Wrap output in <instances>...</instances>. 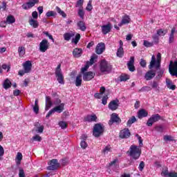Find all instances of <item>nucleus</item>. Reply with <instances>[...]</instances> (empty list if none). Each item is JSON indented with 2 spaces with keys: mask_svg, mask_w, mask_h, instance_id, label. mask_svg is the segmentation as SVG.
<instances>
[{
  "mask_svg": "<svg viewBox=\"0 0 177 177\" xmlns=\"http://www.w3.org/2000/svg\"><path fill=\"white\" fill-rule=\"evenodd\" d=\"M55 9H56V11L57 12V13H59V15L62 16V17H67V15L66 14V12H64V11L62 10L60 7L56 6Z\"/></svg>",
  "mask_w": 177,
  "mask_h": 177,
  "instance_id": "nucleus-38",
  "label": "nucleus"
},
{
  "mask_svg": "<svg viewBox=\"0 0 177 177\" xmlns=\"http://www.w3.org/2000/svg\"><path fill=\"white\" fill-rule=\"evenodd\" d=\"M104 50H106V44L103 42L99 43L95 48V53L102 55Z\"/></svg>",
  "mask_w": 177,
  "mask_h": 177,
  "instance_id": "nucleus-14",
  "label": "nucleus"
},
{
  "mask_svg": "<svg viewBox=\"0 0 177 177\" xmlns=\"http://www.w3.org/2000/svg\"><path fill=\"white\" fill-rule=\"evenodd\" d=\"M127 154H129L133 160H139L140 154H142V149L136 145H131L129 150L127 151Z\"/></svg>",
  "mask_w": 177,
  "mask_h": 177,
  "instance_id": "nucleus-2",
  "label": "nucleus"
},
{
  "mask_svg": "<svg viewBox=\"0 0 177 177\" xmlns=\"http://www.w3.org/2000/svg\"><path fill=\"white\" fill-rule=\"evenodd\" d=\"M80 39H81V35L80 33H77L75 38L72 39V44H75V45H77V44L80 42Z\"/></svg>",
  "mask_w": 177,
  "mask_h": 177,
  "instance_id": "nucleus-34",
  "label": "nucleus"
},
{
  "mask_svg": "<svg viewBox=\"0 0 177 177\" xmlns=\"http://www.w3.org/2000/svg\"><path fill=\"white\" fill-rule=\"evenodd\" d=\"M16 160L17 164L20 163L21 162V160H23V154L21 153L18 152L16 156Z\"/></svg>",
  "mask_w": 177,
  "mask_h": 177,
  "instance_id": "nucleus-42",
  "label": "nucleus"
},
{
  "mask_svg": "<svg viewBox=\"0 0 177 177\" xmlns=\"http://www.w3.org/2000/svg\"><path fill=\"white\" fill-rule=\"evenodd\" d=\"M136 121H138V119H136V118L135 116H132L127 121V127H131V125H132V124H135V122H136Z\"/></svg>",
  "mask_w": 177,
  "mask_h": 177,
  "instance_id": "nucleus-33",
  "label": "nucleus"
},
{
  "mask_svg": "<svg viewBox=\"0 0 177 177\" xmlns=\"http://www.w3.org/2000/svg\"><path fill=\"white\" fill-rule=\"evenodd\" d=\"M46 17H52L53 16H55V13L54 11H48L46 13Z\"/></svg>",
  "mask_w": 177,
  "mask_h": 177,
  "instance_id": "nucleus-53",
  "label": "nucleus"
},
{
  "mask_svg": "<svg viewBox=\"0 0 177 177\" xmlns=\"http://www.w3.org/2000/svg\"><path fill=\"white\" fill-rule=\"evenodd\" d=\"M169 177H177L176 172H169Z\"/></svg>",
  "mask_w": 177,
  "mask_h": 177,
  "instance_id": "nucleus-64",
  "label": "nucleus"
},
{
  "mask_svg": "<svg viewBox=\"0 0 177 177\" xmlns=\"http://www.w3.org/2000/svg\"><path fill=\"white\" fill-rule=\"evenodd\" d=\"M53 106V102H52V98L50 96H46V107L45 111H48Z\"/></svg>",
  "mask_w": 177,
  "mask_h": 177,
  "instance_id": "nucleus-20",
  "label": "nucleus"
},
{
  "mask_svg": "<svg viewBox=\"0 0 177 177\" xmlns=\"http://www.w3.org/2000/svg\"><path fill=\"white\" fill-rule=\"evenodd\" d=\"M33 140H35V142H41V140H42V138H41L39 136V135H36L35 136L32 137Z\"/></svg>",
  "mask_w": 177,
  "mask_h": 177,
  "instance_id": "nucleus-54",
  "label": "nucleus"
},
{
  "mask_svg": "<svg viewBox=\"0 0 177 177\" xmlns=\"http://www.w3.org/2000/svg\"><path fill=\"white\" fill-rule=\"evenodd\" d=\"M77 27L81 30V31H85L86 30V26H85V22L80 21L77 24Z\"/></svg>",
  "mask_w": 177,
  "mask_h": 177,
  "instance_id": "nucleus-30",
  "label": "nucleus"
},
{
  "mask_svg": "<svg viewBox=\"0 0 177 177\" xmlns=\"http://www.w3.org/2000/svg\"><path fill=\"white\" fill-rule=\"evenodd\" d=\"M96 59H97V55H94L91 57L90 61H87L86 63L90 66H92L95 63V62H96Z\"/></svg>",
  "mask_w": 177,
  "mask_h": 177,
  "instance_id": "nucleus-39",
  "label": "nucleus"
},
{
  "mask_svg": "<svg viewBox=\"0 0 177 177\" xmlns=\"http://www.w3.org/2000/svg\"><path fill=\"white\" fill-rule=\"evenodd\" d=\"M75 84L76 86H81L82 85V75H78L76 77Z\"/></svg>",
  "mask_w": 177,
  "mask_h": 177,
  "instance_id": "nucleus-29",
  "label": "nucleus"
},
{
  "mask_svg": "<svg viewBox=\"0 0 177 177\" xmlns=\"http://www.w3.org/2000/svg\"><path fill=\"white\" fill-rule=\"evenodd\" d=\"M90 66L91 65L87 64V62H86L84 67L82 68V69H81L82 73H83V74H84V73H85V71H87V70L89 68Z\"/></svg>",
  "mask_w": 177,
  "mask_h": 177,
  "instance_id": "nucleus-51",
  "label": "nucleus"
},
{
  "mask_svg": "<svg viewBox=\"0 0 177 177\" xmlns=\"http://www.w3.org/2000/svg\"><path fill=\"white\" fill-rule=\"evenodd\" d=\"M147 115H149V113L145 109H141L138 112V118L140 120H142V118H144L145 117H147Z\"/></svg>",
  "mask_w": 177,
  "mask_h": 177,
  "instance_id": "nucleus-23",
  "label": "nucleus"
},
{
  "mask_svg": "<svg viewBox=\"0 0 177 177\" xmlns=\"http://www.w3.org/2000/svg\"><path fill=\"white\" fill-rule=\"evenodd\" d=\"M147 64V63L146 62V60L141 59L140 62V66H141V67H146V65Z\"/></svg>",
  "mask_w": 177,
  "mask_h": 177,
  "instance_id": "nucleus-59",
  "label": "nucleus"
},
{
  "mask_svg": "<svg viewBox=\"0 0 177 177\" xmlns=\"http://www.w3.org/2000/svg\"><path fill=\"white\" fill-rule=\"evenodd\" d=\"M19 177H25L26 176V175L24 174V169H19Z\"/></svg>",
  "mask_w": 177,
  "mask_h": 177,
  "instance_id": "nucleus-63",
  "label": "nucleus"
},
{
  "mask_svg": "<svg viewBox=\"0 0 177 177\" xmlns=\"http://www.w3.org/2000/svg\"><path fill=\"white\" fill-rule=\"evenodd\" d=\"M82 5H84V0H77L76 3V8H82Z\"/></svg>",
  "mask_w": 177,
  "mask_h": 177,
  "instance_id": "nucleus-50",
  "label": "nucleus"
},
{
  "mask_svg": "<svg viewBox=\"0 0 177 177\" xmlns=\"http://www.w3.org/2000/svg\"><path fill=\"white\" fill-rule=\"evenodd\" d=\"M169 73L172 77L177 78V60L170 61L169 64Z\"/></svg>",
  "mask_w": 177,
  "mask_h": 177,
  "instance_id": "nucleus-6",
  "label": "nucleus"
},
{
  "mask_svg": "<svg viewBox=\"0 0 177 177\" xmlns=\"http://www.w3.org/2000/svg\"><path fill=\"white\" fill-rule=\"evenodd\" d=\"M59 167H60V163H59L57 159H52L48 162V167H47V169L48 171H55V169H57Z\"/></svg>",
  "mask_w": 177,
  "mask_h": 177,
  "instance_id": "nucleus-7",
  "label": "nucleus"
},
{
  "mask_svg": "<svg viewBox=\"0 0 177 177\" xmlns=\"http://www.w3.org/2000/svg\"><path fill=\"white\" fill-rule=\"evenodd\" d=\"M136 136L138 139L139 148L142 147V146H143V140L142 139V137H140V136H139V134H136Z\"/></svg>",
  "mask_w": 177,
  "mask_h": 177,
  "instance_id": "nucleus-45",
  "label": "nucleus"
},
{
  "mask_svg": "<svg viewBox=\"0 0 177 177\" xmlns=\"http://www.w3.org/2000/svg\"><path fill=\"white\" fill-rule=\"evenodd\" d=\"M144 46H145L146 48H151V46H153V43L147 41V40H145L144 43H143Z\"/></svg>",
  "mask_w": 177,
  "mask_h": 177,
  "instance_id": "nucleus-44",
  "label": "nucleus"
},
{
  "mask_svg": "<svg viewBox=\"0 0 177 177\" xmlns=\"http://www.w3.org/2000/svg\"><path fill=\"white\" fill-rule=\"evenodd\" d=\"M104 133V126L100 123H96L93 128V135L95 138H100Z\"/></svg>",
  "mask_w": 177,
  "mask_h": 177,
  "instance_id": "nucleus-3",
  "label": "nucleus"
},
{
  "mask_svg": "<svg viewBox=\"0 0 177 177\" xmlns=\"http://www.w3.org/2000/svg\"><path fill=\"white\" fill-rule=\"evenodd\" d=\"M112 69L113 66L110 64H108L106 60L103 59L101 61L100 64V70L101 73H110Z\"/></svg>",
  "mask_w": 177,
  "mask_h": 177,
  "instance_id": "nucleus-5",
  "label": "nucleus"
},
{
  "mask_svg": "<svg viewBox=\"0 0 177 177\" xmlns=\"http://www.w3.org/2000/svg\"><path fill=\"white\" fill-rule=\"evenodd\" d=\"M95 73L92 71L85 72L83 73V80L86 82L91 81V80L95 78Z\"/></svg>",
  "mask_w": 177,
  "mask_h": 177,
  "instance_id": "nucleus-13",
  "label": "nucleus"
},
{
  "mask_svg": "<svg viewBox=\"0 0 177 177\" xmlns=\"http://www.w3.org/2000/svg\"><path fill=\"white\" fill-rule=\"evenodd\" d=\"M154 124V122L151 120V118H149L148 119V121L147 122V127H153V124Z\"/></svg>",
  "mask_w": 177,
  "mask_h": 177,
  "instance_id": "nucleus-58",
  "label": "nucleus"
},
{
  "mask_svg": "<svg viewBox=\"0 0 177 177\" xmlns=\"http://www.w3.org/2000/svg\"><path fill=\"white\" fill-rule=\"evenodd\" d=\"M153 122H157L161 120V115H160L158 113H156L155 115H152L151 117H150Z\"/></svg>",
  "mask_w": 177,
  "mask_h": 177,
  "instance_id": "nucleus-31",
  "label": "nucleus"
},
{
  "mask_svg": "<svg viewBox=\"0 0 177 177\" xmlns=\"http://www.w3.org/2000/svg\"><path fill=\"white\" fill-rule=\"evenodd\" d=\"M38 2H39V0H30L29 2L24 3L22 5V8L24 9L25 10H27L28 9H31V8L35 6V3H38Z\"/></svg>",
  "mask_w": 177,
  "mask_h": 177,
  "instance_id": "nucleus-10",
  "label": "nucleus"
},
{
  "mask_svg": "<svg viewBox=\"0 0 177 177\" xmlns=\"http://www.w3.org/2000/svg\"><path fill=\"white\" fill-rule=\"evenodd\" d=\"M49 49V41L46 39H43L39 44V50L42 53H45Z\"/></svg>",
  "mask_w": 177,
  "mask_h": 177,
  "instance_id": "nucleus-8",
  "label": "nucleus"
},
{
  "mask_svg": "<svg viewBox=\"0 0 177 177\" xmlns=\"http://www.w3.org/2000/svg\"><path fill=\"white\" fill-rule=\"evenodd\" d=\"M18 53L20 57H23L26 55V48L21 46L18 48Z\"/></svg>",
  "mask_w": 177,
  "mask_h": 177,
  "instance_id": "nucleus-36",
  "label": "nucleus"
},
{
  "mask_svg": "<svg viewBox=\"0 0 177 177\" xmlns=\"http://www.w3.org/2000/svg\"><path fill=\"white\" fill-rule=\"evenodd\" d=\"M55 113H58L60 114V113H63V111L64 110V103H62L58 106H56L53 108Z\"/></svg>",
  "mask_w": 177,
  "mask_h": 177,
  "instance_id": "nucleus-24",
  "label": "nucleus"
},
{
  "mask_svg": "<svg viewBox=\"0 0 177 177\" xmlns=\"http://www.w3.org/2000/svg\"><path fill=\"white\" fill-rule=\"evenodd\" d=\"M120 82H125V81H128V80H129V75H121L120 76Z\"/></svg>",
  "mask_w": 177,
  "mask_h": 177,
  "instance_id": "nucleus-41",
  "label": "nucleus"
},
{
  "mask_svg": "<svg viewBox=\"0 0 177 177\" xmlns=\"http://www.w3.org/2000/svg\"><path fill=\"white\" fill-rule=\"evenodd\" d=\"M59 126L62 128V129H66L67 127H68V124L64 121H60L59 122Z\"/></svg>",
  "mask_w": 177,
  "mask_h": 177,
  "instance_id": "nucleus-40",
  "label": "nucleus"
},
{
  "mask_svg": "<svg viewBox=\"0 0 177 177\" xmlns=\"http://www.w3.org/2000/svg\"><path fill=\"white\" fill-rule=\"evenodd\" d=\"M151 91V88L150 86H143L142 88H141L138 92H149Z\"/></svg>",
  "mask_w": 177,
  "mask_h": 177,
  "instance_id": "nucleus-43",
  "label": "nucleus"
},
{
  "mask_svg": "<svg viewBox=\"0 0 177 177\" xmlns=\"http://www.w3.org/2000/svg\"><path fill=\"white\" fill-rule=\"evenodd\" d=\"M166 85L168 89L175 91L176 89V85L172 84V80L169 78H166Z\"/></svg>",
  "mask_w": 177,
  "mask_h": 177,
  "instance_id": "nucleus-21",
  "label": "nucleus"
},
{
  "mask_svg": "<svg viewBox=\"0 0 177 177\" xmlns=\"http://www.w3.org/2000/svg\"><path fill=\"white\" fill-rule=\"evenodd\" d=\"M33 111L36 114L39 113V106H38V99H36L35 101V106H33Z\"/></svg>",
  "mask_w": 177,
  "mask_h": 177,
  "instance_id": "nucleus-37",
  "label": "nucleus"
},
{
  "mask_svg": "<svg viewBox=\"0 0 177 177\" xmlns=\"http://www.w3.org/2000/svg\"><path fill=\"white\" fill-rule=\"evenodd\" d=\"M3 88L4 89H9L12 88V82L9 79H6L3 84Z\"/></svg>",
  "mask_w": 177,
  "mask_h": 177,
  "instance_id": "nucleus-27",
  "label": "nucleus"
},
{
  "mask_svg": "<svg viewBox=\"0 0 177 177\" xmlns=\"http://www.w3.org/2000/svg\"><path fill=\"white\" fill-rule=\"evenodd\" d=\"M6 21L7 24H13V23H16V18L13 15H10L6 17Z\"/></svg>",
  "mask_w": 177,
  "mask_h": 177,
  "instance_id": "nucleus-28",
  "label": "nucleus"
},
{
  "mask_svg": "<svg viewBox=\"0 0 177 177\" xmlns=\"http://www.w3.org/2000/svg\"><path fill=\"white\" fill-rule=\"evenodd\" d=\"M22 66L25 72L28 73L31 72V69L32 68L31 61H26Z\"/></svg>",
  "mask_w": 177,
  "mask_h": 177,
  "instance_id": "nucleus-16",
  "label": "nucleus"
},
{
  "mask_svg": "<svg viewBox=\"0 0 177 177\" xmlns=\"http://www.w3.org/2000/svg\"><path fill=\"white\" fill-rule=\"evenodd\" d=\"M119 136L121 139H128L131 136L129 129L125 128L120 131Z\"/></svg>",
  "mask_w": 177,
  "mask_h": 177,
  "instance_id": "nucleus-9",
  "label": "nucleus"
},
{
  "mask_svg": "<svg viewBox=\"0 0 177 177\" xmlns=\"http://www.w3.org/2000/svg\"><path fill=\"white\" fill-rule=\"evenodd\" d=\"M149 70H152L153 68H156L158 70L157 72L158 75L156 78L160 79L162 75H164V69H160L161 67V53H158L156 59V56L152 55L150 64L149 65Z\"/></svg>",
  "mask_w": 177,
  "mask_h": 177,
  "instance_id": "nucleus-1",
  "label": "nucleus"
},
{
  "mask_svg": "<svg viewBox=\"0 0 177 177\" xmlns=\"http://www.w3.org/2000/svg\"><path fill=\"white\" fill-rule=\"evenodd\" d=\"M80 146H81L82 149H86V147H88V144L86 143V142L85 140H82L80 142Z\"/></svg>",
  "mask_w": 177,
  "mask_h": 177,
  "instance_id": "nucleus-56",
  "label": "nucleus"
},
{
  "mask_svg": "<svg viewBox=\"0 0 177 177\" xmlns=\"http://www.w3.org/2000/svg\"><path fill=\"white\" fill-rule=\"evenodd\" d=\"M111 147H110V145H108L105 147V148L102 150V152L104 153V154H107V153H109V151H111Z\"/></svg>",
  "mask_w": 177,
  "mask_h": 177,
  "instance_id": "nucleus-49",
  "label": "nucleus"
},
{
  "mask_svg": "<svg viewBox=\"0 0 177 177\" xmlns=\"http://www.w3.org/2000/svg\"><path fill=\"white\" fill-rule=\"evenodd\" d=\"M75 35V33L73 32H66L64 34V39L65 41H70L73 37Z\"/></svg>",
  "mask_w": 177,
  "mask_h": 177,
  "instance_id": "nucleus-26",
  "label": "nucleus"
},
{
  "mask_svg": "<svg viewBox=\"0 0 177 177\" xmlns=\"http://www.w3.org/2000/svg\"><path fill=\"white\" fill-rule=\"evenodd\" d=\"M54 104L55 106H59V104H62V100L59 98H57L55 101H54Z\"/></svg>",
  "mask_w": 177,
  "mask_h": 177,
  "instance_id": "nucleus-61",
  "label": "nucleus"
},
{
  "mask_svg": "<svg viewBox=\"0 0 177 177\" xmlns=\"http://www.w3.org/2000/svg\"><path fill=\"white\" fill-rule=\"evenodd\" d=\"M84 121H86L87 122H96V121H97V116H96L95 114L87 115L84 118Z\"/></svg>",
  "mask_w": 177,
  "mask_h": 177,
  "instance_id": "nucleus-19",
  "label": "nucleus"
},
{
  "mask_svg": "<svg viewBox=\"0 0 177 177\" xmlns=\"http://www.w3.org/2000/svg\"><path fill=\"white\" fill-rule=\"evenodd\" d=\"M145 162L141 161L138 167L139 171H143V169H145Z\"/></svg>",
  "mask_w": 177,
  "mask_h": 177,
  "instance_id": "nucleus-57",
  "label": "nucleus"
},
{
  "mask_svg": "<svg viewBox=\"0 0 177 177\" xmlns=\"http://www.w3.org/2000/svg\"><path fill=\"white\" fill-rule=\"evenodd\" d=\"M73 55L76 58L81 57V56H82V48H74L73 51Z\"/></svg>",
  "mask_w": 177,
  "mask_h": 177,
  "instance_id": "nucleus-22",
  "label": "nucleus"
},
{
  "mask_svg": "<svg viewBox=\"0 0 177 177\" xmlns=\"http://www.w3.org/2000/svg\"><path fill=\"white\" fill-rule=\"evenodd\" d=\"M156 77V71L151 69L150 71H147L145 74V80L147 81H150V80H153Z\"/></svg>",
  "mask_w": 177,
  "mask_h": 177,
  "instance_id": "nucleus-18",
  "label": "nucleus"
},
{
  "mask_svg": "<svg viewBox=\"0 0 177 177\" xmlns=\"http://www.w3.org/2000/svg\"><path fill=\"white\" fill-rule=\"evenodd\" d=\"M107 99H109V97H107V95L104 96V97H102V104H104V106H106V104H107Z\"/></svg>",
  "mask_w": 177,
  "mask_h": 177,
  "instance_id": "nucleus-60",
  "label": "nucleus"
},
{
  "mask_svg": "<svg viewBox=\"0 0 177 177\" xmlns=\"http://www.w3.org/2000/svg\"><path fill=\"white\" fill-rule=\"evenodd\" d=\"M167 32H168L167 30L164 31V30H162V29H159L157 30V34L159 36L162 35V37H164V35H165V34H167Z\"/></svg>",
  "mask_w": 177,
  "mask_h": 177,
  "instance_id": "nucleus-47",
  "label": "nucleus"
},
{
  "mask_svg": "<svg viewBox=\"0 0 177 177\" xmlns=\"http://www.w3.org/2000/svg\"><path fill=\"white\" fill-rule=\"evenodd\" d=\"M44 125H41L40 127L36 128L35 132H37V133H42V132H44Z\"/></svg>",
  "mask_w": 177,
  "mask_h": 177,
  "instance_id": "nucleus-46",
  "label": "nucleus"
},
{
  "mask_svg": "<svg viewBox=\"0 0 177 177\" xmlns=\"http://www.w3.org/2000/svg\"><path fill=\"white\" fill-rule=\"evenodd\" d=\"M77 15L81 19H84V16H85V12H84V10L79 9Z\"/></svg>",
  "mask_w": 177,
  "mask_h": 177,
  "instance_id": "nucleus-48",
  "label": "nucleus"
},
{
  "mask_svg": "<svg viewBox=\"0 0 177 177\" xmlns=\"http://www.w3.org/2000/svg\"><path fill=\"white\" fill-rule=\"evenodd\" d=\"M108 107L109 110L112 111H115L118 109V100H112L109 102Z\"/></svg>",
  "mask_w": 177,
  "mask_h": 177,
  "instance_id": "nucleus-17",
  "label": "nucleus"
},
{
  "mask_svg": "<svg viewBox=\"0 0 177 177\" xmlns=\"http://www.w3.org/2000/svg\"><path fill=\"white\" fill-rule=\"evenodd\" d=\"M30 26H31L33 28H38L39 24L37 20H35L32 18H30L28 21Z\"/></svg>",
  "mask_w": 177,
  "mask_h": 177,
  "instance_id": "nucleus-25",
  "label": "nucleus"
},
{
  "mask_svg": "<svg viewBox=\"0 0 177 177\" xmlns=\"http://www.w3.org/2000/svg\"><path fill=\"white\" fill-rule=\"evenodd\" d=\"M111 28H113V26L110 23L107 24L106 25L101 26V30L104 35H107L109 32H111Z\"/></svg>",
  "mask_w": 177,
  "mask_h": 177,
  "instance_id": "nucleus-12",
  "label": "nucleus"
},
{
  "mask_svg": "<svg viewBox=\"0 0 177 177\" xmlns=\"http://www.w3.org/2000/svg\"><path fill=\"white\" fill-rule=\"evenodd\" d=\"M21 93V91L19 89H15L13 91V95L14 96H19Z\"/></svg>",
  "mask_w": 177,
  "mask_h": 177,
  "instance_id": "nucleus-62",
  "label": "nucleus"
},
{
  "mask_svg": "<svg viewBox=\"0 0 177 177\" xmlns=\"http://www.w3.org/2000/svg\"><path fill=\"white\" fill-rule=\"evenodd\" d=\"M130 22H131V18L129 17V15H124L122 17V24H129Z\"/></svg>",
  "mask_w": 177,
  "mask_h": 177,
  "instance_id": "nucleus-35",
  "label": "nucleus"
},
{
  "mask_svg": "<svg viewBox=\"0 0 177 177\" xmlns=\"http://www.w3.org/2000/svg\"><path fill=\"white\" fill-rule=\"evenodd\" d=\"M115 122L116 124H120L121 122V118L118 117L117 113H113L111 116V119L109 122V125H113Z\"/></svg>",
  "mask_w": 177,
  "mask_h": 177,
  "instance_id": "nucleus-11",
  "label": "nucleus"
},
{
  "mask_svg": "<svg viewBox=\"0 0 177 177\" xmlns=\"http://www.w3.org/2000/svg\"><path fill=\"white\" fill-rule=\"evenodd\" d=\"M55 109L53 108L48 111V113L46 115V118H49V117H50L52 114H55Z\"/></svg>",
  "mask_w": 177,
  "mask_h": 177,
  "instance_id": "nucleus-52",
  "label": "nucleus"
},
{
  "mask_svg": "<svg viewBox=\"0 0 177 177\" xmlns=\"http://www.w3.org/2000/svg\"><path fill=\"white\" fill-rule=\"evenodd\" d=\"M116 56H118V57H124V48L119 47L118 48Z\"/></svg>",
  "mask_w": 177,
  "mask_h": 177,
  "instance_id": "nucleus-32",
  "label": "nucleus"
},
{
  "mask_svg": "<svg viewBox=\"0 0 177 177\" xmlns=\"http://www.w3.org/2000/svg\"><path fill=\"white\" fill-rule=\"evenodd\" d=\"M93 8L92 7V2L91 1H88L87 6L86 8V10L91 12Z\"/></svg>",
  "mask_w": 177,
  "mask_h": 177,
  "instance_id": "nucleus-55",
  "label": "nucleus"
},
{
  "mask_svg": "<svg viewBox=\"0 0 177 177\" xmlns=\"http://www.w3.org/2000/svg\"><path fill=\"white\" fill-rule=\"evenodd\" d=\"M135 57H131L129 61L127 62V67L131 73H133L135 71Z\"/></svg>",
  "mask_w": 177,
  "mask_h": 177,
  "instance_id": "nucleus-15",
  "label": "nucleus"
},
{
  "mask_svg": "<svg viewBox=\"0 0 177 177\" xmlns=\"http://www.w3.org/2000/svg\"><path fill=\"white\" fill-rule=\"evenodd\" d=\"M61 67L62 64H59L55 68V77L59 84H61V85H64V76L63 75V73L62 72Z\"/></svg>",
  "mask_w": 177,
  "mask_h": 177,
  "instance_id": "nucleus-4",
  "label": "nucleus"
}]
</instances>
